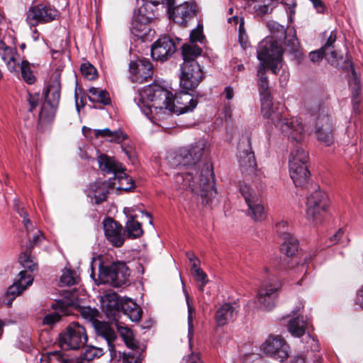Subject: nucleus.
I'll return each mask as SVG.
<instances>
[{
    "label": "nucleus",
    "instance_id": "1",
    "mask_svg": "<svg viewBox=\"0 0 363 363\" xmlns=\"http://www.w3.org/2000/svg\"><path fill=\"white\" fill-rule=\"evenodd\" d=\"M208 151V144L204 140H199L193 144L179 149L176 155L177 162L188 170L175 176L178 189H188L199 194L202 203L209 205L216 196L214 188V174L212 164H206L201 169L199 163Z\"/></svg>",
    "mask_w": 363,
    "mask_h": 363
},
{
    "label": "nucleus",
    "instance_id": "2",
    "mask_svg": "<svg viewBox=\"0 0 363 363\" xmlns=\"http://www.w3.org/2000/svg\"><path fill=\"white\" fill-rule=\"evenodd\" d=\"M78 303L77 291L75 290L67 291L65 292L64 298L56 302L55 308L60 311L63 315H68L70 308H76L84 319L94 325L97 334L106 340L111 359H116L117 352L113 344L116 339L115 331L106 323L99 321L100 313L96 308L90 306H80Z\"/></svg>",
    "mask_w": 363,
    "mask_h": 363
},
{
    "label": "nucleus",
    "instance_id": "3",
    "mask_svg": "<svg viewBox=\"0 0 363 363\" xmlns=\"http://www.w3.org/2000/svg\"><path fill=\"white\" fill-rule=\"evenodd\" d=\"M257 54L259 60L257 73L259 92L261 98L268 97L270 96V91L266 76V68L269 67L274 74H277L282 68L281 49L274 44L273 39L267 38L259 42Z\"/></svg>",
    "mask_w": 363,
    "mask_h": 363
},
{
    "label": "nucleus",
    "instance_id": "4",
    "mask_svg": "<svg viewBox=\"0 0 363 363\" xmlns=\"http://www.w3.org/2000/svg\"><path fill=\"white\" fill-rule=\"evenodd\" d=\"M88 341V335L84 325L78 322L70 323L59 335L58 343L65 350H77L83 348Z\"/></svg>",
    "mask_w": 363,
    "mask_h": 363
},
{
    "label": "nucleus",
    "instance_id": "5",
    "mask_svg": "<svg viewBox=\"0 0 363 363\" xmlns=\"http://www.w3.org/2000/svg\"><path fill=\"white\" fill-rule=\"evenodd\" d=\"M130 272L125 262H113L111 265H101L99 272L100 284H109L113 287H121L128 282Z\"/></svg>",
    "mask_w": 363,
    "mask_h": 363
},
{
    "label": "nucleus",
    "instance_id": "6",
    "mask_svg": "<svg viewBox=\"0 0 363 363\" xmlns=\"http://www.w3.org/2000/svg\"><path fill=\"white\" fill-rule=\"evenodd\" d=\"M328 208V197L325 192L315 190L306 199V218L314 224L321 222Z\"/></svg>",
    "mask_w": 363,
    "mask_h": 363
},
{
    "label": "nucleus",
    "instance_id": "7",
    "mask_svg": "<svg viewBox=\"0 0 363 363\" xmlns=\"http://www.w3.org/2000/svg\"><path fill=\"white\" fill-rule=\"evenodd\" d=\"M179 85L183 90L193 91L204 78V73L198 62L182 63L180 67Z\"/></svg>",
    "mask_w": 363,
    "mask_h": 363
},
{
    "label": "nucleus",
    "instance_id": "8",
    "mask_svg": "<svg viewBox=\"0 0 363 363\" xmlns=\"http://www.w3.org/2000/svg\"><path fill=\"white\" fill-rule=\"evenodd\" d=\"M289 345L280 335H269L262 343L263 352L279 362H284L289 357Z\"/></svg>",
    "mask_w": 363,
    "mask_h": 363
},
{
    "label": "nucleus",
    "instance_id": "9",
    "mask_svg": "<svg viewBox=\"0 0 363 363\" xmlns=\"http://www.w3.org/2000/svg\"><path fill=\"white\" fill-rule=\"evenodd\" d=\"M240 191L248 206V215L255 221L265 218L266 213L259 196L247 184H241Z\"/></svg>",
    "mask_w": 363,
    "mask_h": 363
},
{
    "label": "nucleus",
    "instance_id": "10",
    "mask_svg": "<svg viewBox=\"0 0 363 363\" xmlns=\"http://www.w3.org/2000/svg\"><path fill=\"white\" fill-rule=\"evenodd\" d=\"M58 11L50 5L38 4L30 7L27 11L26 21L30 26L38 23H46L57 18Z\"/></svg>",
    "mask_w": 363,
    "mask_h": 363
},
{
    "label": "nucleus",
    "instance_id": "11",
    "mask_svg": "<svg viewBox=\"0 0 363 363\" xmlns=\"http://www.w3.org/2000/svg\"><path fill=\"white\" fill-rule=\"evenodd\" d=\"M267 26L272 35L267 37V38H272L276 45H278L281 49V55L283 54L284 49L282 48L281 39L284 38L285 45L288 48L289 52H294L297 50L298 42V39L294 31L293 34H289L286 36V31L284 26L278 23L276 21L268 22Z\"/></svg>",
    "mask_w": 363,
    "mask_h": 363
},
{
    "label": "nucleus",
    "instance_id": "12",
    "mask_svg": "<svg viewBox=\"0 0 363 363\" xmlns=\"http://www.w3.org/2000/svg\"><path fill=\"white\" fill-rule=\"evenodd\" d=\"M143 94L147 99L152 103L153 108L168 110L169 103L172 100V94L160 85L154 84L149 85L143 91Z\"/></svg>",
    "mask_w": 363,
    "mask_h": 363
},
{
    "label": "nucleus",
    "instance_id": "13",
    "mask_svg": "<svg viewBox=\"0 0 363 363\" xmlns=\"http://www.w3.org/2000/svg\"><path fill=\"white\" fill-rule=\"evenodd\" d=\"M153 66L145 58L131 61L129 64V78L133 83L143 84L151 80L153 75Z\"/></svg>",
    "mask_w": 363,
    "mask_h": 363
},
{
    "label": "nucleus",
    "instance_id": "14",
    "mask_svg": "<svg viewBox=\"0 0 363 363\" xmlns=\"http://www.w3.org/2000/svg\"><path fill=\"white\" fill-rule=\"evenodd\" d=\"M277 127H279L282 134L292 142L300 143L305 138L303 124L298 118H281Z\"/></svg>",
    "mask_w": 363,
    "mask_h": 363
},
{
    "label": "nucleus",
    "instance_id": "15",
    "mask_svg": "<svg viewBox=\"0 0 363 363\" xmlns=\"http://www.w3.org/2000/svg\"><path fill=\"white\" fill-rule=\"evenodd\" d=\"M280 288L279 283H264L258 291L257 298L259 306L266 311L272 310L275 306V300Z\"/></svg>",
    "mask_w": 363,
    "mask_h": 363
},
{
    "label": "nucleus",
    "instance_id": "16",
    "mask_svg": "<svg viewBox=\"0 0 363 363\" xmlns=\"http://www.w3.org/2000/svg\"><path fill=\"white\" fill-rule=\"evenodd\" d=\"M116 186V183L108 179L107 182L97 180L91 183L86 189V194L92 203L100 204L107 199L109 191Z\"/></svg>",
    "mask_w": 363,
    "mask_h": 363
},
{
    "label": "nucleus",
    "instance_id": "17",
    "mask_svg": "<svg viewBox=\"0 0 363 363\" xmlns=\"http://www.w3.org/2000/svg\"><path fill=\"white\" fill-rule=\"evenodd\" d=\"M175 51L176 45L169 36L160 38L151 47V55L157 61H166Z\"/></svg>",
    "mask_w": 363,
    "mask_h": 363
},
{
    "label": "nucleus",
    "instance_id": "18",
    "mask_svg": "<svg viewBox=\"0 0 363 363\" xmlns=\"http://www.w3.org/2000/svg\"><path fill=\"white\" fill-rule=\"evenodd\" d=\"M198 101L185 90L172 96V100L169 103L171 107L168 110L179 114L192 111L197 106Z\"/></svg>",
    "mask_w": 363,
    "mask_h": 363
},
{
    "label": "nucleus",
    "instance_id": "19",
    "mask_svg": "<svg viewBox=\"0 0 363 363\" xmlns=\"http://www.w3.org/2000/svg\"><path fill=\"white\" fill-rule=\"evenodd\" d=\"M104 234L106 239L115 247H121L125 241L123 226L111 218H106L104 222Z\"/></svg>",
    "mask_w": 363,
    "mask_h": 363
},
{
    "label": "nucleus",
    "instance_id": "20",
    "mask_svg": "<svg viewBox=\"0 0 363 363\" xmlns=\"http://www.w3.org/2000/svg\"><path fill=\"white\" fill-rule=\"evenodd\" d=\"M196 5L194 3L184 2L176 7L172 6L169 17L180 25H185L196 15Z\"/></svg>",
    "mask_w": 363,
    "mask_h": 363
},
{
    "label": "nucleus",
    "instance_id": "21",
    "mask_svg": "<svg viewBox=\"0 0 363 363\" xmlns=\"http://www.w3.org/2000/svg\"><path fill=\"white\" fill-rule=\"evenodd\" d=\"M101 306L110 319L116 320L121 313L122 301L116 292L107 293L101 297Z\"/></svg>",
    "mask_w": 363,
    "mask_h": 363
},
{
    "label": "nucleus",
    "instance_id": "22",
    "mask_svg": "<svg viewBox=\"0 0 363 363\" xmlns=\"http://www.w3.org/2000/svg\"><path fill=\"white\" fill-rule=\"evenodd\" d=\"M124 213L128 218L125 226L127 237L131 239L141 237L144 232L141 223L135 220L138 217L136 213V207L125 208Z\"/></svg>",
    "mask_w": 363,
    "mask_h": 363
},
{
    "label": "nucleus",
    "instance_id": "23",
    "mask_svg": "<svg viewBox=\"0 0 363 363\" xmlns=\"http://www.w3.org/2000/svg\"><path fill=\"white\" fill-rule=\"evenodd\" d=\"M61 93L60 74H52L45 91V102L59 106Z\"/></svg>",
    "mask_w": 363,
    "mask_h": 363
},
{
    "label": "nucleus",
    "instance_id": "24",
    "mask_svg": "<svg viewBox=\"0 0 363 363\" xmlns=\"http://www.w3.org/2000/svg\"><path fill=\"white\" fill-rule=\"evenodd\" d=\"M0 55L9 72L18 74L17 65H18V58L19 55L16 50L13 48L7 46L4 42L0 40Z\"/></svg>",
    "mask_w": 363,
    "mask_h": 363
},
{
    "label": "nucleus",
    "instance_id": "25",
    "mask_svg": "<svg viewBox=\"0 0 363 363\" xmlns=\"http://www.w3.org/2000/svg\"><path fill=\"white\" fill-rule=\"evenodd\" d=\"M140 18L135 16H133L130 30L135 36L140 38H144L148 35L150 30L148 24L152 21V15L151 13H148L147 16Z\"/></svg>",
    "mask_w": 363,
    "mask_h": 363
},
{
    "label": "nucleus",
    "instance_id": "26",
    "mask_svg": "<svg viewBox=\"0 0 363 363\" xmlns=\"http://www.w3.org/2000/svg\"><path fill=\"white\" fill-rule=\"evenodd\" d=\"M261 113L262 117L265 119L270 120L275 126H278L279 121L282 117L277 108L274 107L271 96L261 98Z\"/></svg>",
    "mask_w": 363,
    "mask_h": 363
},
{
    "label": "nucleus",
    "instance_id": "27",
    "mask_svg": "<svg viewBox=\"0 0 363 363\" xmlns=\"http://www.w3.org/2000/svg\"><path fill=\"white\" fill-rule=\"evenodd\" d=\"M290 177L296 186H304L310 176V172L306 165H298L292 162L289 167Z\"/></svg>",
    "mask_w": 363,
    "mask_h": 363
},
{
    "label": "nucleus",
    "instance_id": "28",
    "mask_svg": "<svg viewBox=\"0 0 363 363\" xmlns=\"http://www.w3.org/2000/svg\"><path fill=\"white\" fill-rule=\"evenodd\" d=\"M235 308L230 303H224L216 312L215 320L218 326H223L236 317Z\"/></svg>",
    "mask_w": 363,
    "mask_h": 363
},
{
    "label": "nucleus",
    "instance_id": "29",
    "mask_svg": "<svg viewBox=\"0 0 363 363\" xmlns=\"http://www.w3.org/2000/svg\"><path fill=\"white\" fill-rule=\"evenodd\" d=\"M98 162L100 169L105 174L113 173L114 176L120 171L123 170V165L114 158L106 155H101L98 157Z\"/></svg>",
    "mask_w": 363,
    "mask_h": 363
},
{
    "label": "nucleus",
    "instance_id": "30",
    "mask_svg": "<svg viewBox=\"0 0 363 363\" xmlns=\"http://www.w3.org/2000/svg\"><path fill=\"white\" fill-rule=\"evenodd\" d=\"M121 313L127 315L132 321L138 322L141 318L143 311L130 298H125L122 300Z\"/></svg>",
    "mask_w": 363,
    "mask_h": 363
},
{
    "label": "nucleus",
    "instance_id": "31",
    "mask_svg": "<svg viewBox=\"0 0 363 363\" xmlns=\"http://www.w3.org/2000/svg\"><path fill=\"white\" fill-rule=\"evenodd\" d=\"M315 135L318 140L325 146H330L334 143L332 125L328 121L318 127Z\"/></svg>",
    "mask_w": 363,
    "mask_h": 363
},
{
    "label": "nucleus",
    "instance_id": "32",
    "mask_svg": "<svg viewBox=\"0 0 363 363\" xmlns=\"http://www.w3.org/2000/svg\"><path fill=\"white\" fill-rule=\"evenodd\" d=\"M94 133L96 138H109L108 141L111 143H121L127 138V135L121 129L113 131L109 128L95 129L94 130Z\"/></svg>",
    "mask_w": 363,
    "mask_h": 363
},
{
    "label": "nucleus",
    "instance_id": "33",
    "mask_svg": "<svg viewBox=\"0 0 363 363\" xmlns=\"http://www.w3.org/2000/svg\"><path fill=\"white\" fill-rule=\"evenodd\" d=\"M280 251L287 257H294L298 252V240L291 234H284L281 238Z\"/></svg>",
    "mask_w": 363,
    "mask_h": 363
},
{
    "label": "nucleus",
    "instance_id": "34",
    "mask_svg": "<svg viewBox=\"0 0 363 363\" xmlns=\"http://www.w3.org/2000/svg\"><path fill=\"white\" fill-rule=\"evenodd\" d=\"M17 66L21 70V77L23 81L28 84H33L36 81L35 65L30 63L28 60H22Z\"/></svg>",
    "mask_w": 363,
    "mask_h": 363
},
{
    "label": "nucleus",
    "instance_id": "35",
    "mask_svg": "<svg viewBox=\"0 0 363 363\" xmlns=\"http://www.w3.org/2000/svg\"><path fill=\"white\" fill-rule=\"evenodd\" d=\"M287 328L292 336L301 337L306 333L307 322L303 319V316H297L289 321Z\"/></svg>",
    "mask_w": 363,
    "mask_h": 363
},
{
    "label": "nucleus",
    "instance_id": "36",
    "mask_svg": "<svg viewBox=\"0 0 363 363\" xmlns=\"http://www.w3.org/2000/svg\"><path fill=\"white\" fill-rule=\"evenodd\" d=\"M202 49L195 44H184L182 48L183 63L192 64L197 62L196 59L201 56Z\"/></svg>",
    "mask_w": 363,
    "mask_h": 363
},
{
    "label": "nucleus",
    "instance_id": "37",
    "mask_svg": "<svg viewBox=\"0 0 363 363\" xmlns=\"http://www.w3.org/2000/svg\"><path fill=\"white\" fill-rule=\"evenodd\" d=\"M112 182L116 183V188L118 190L128 191L134 188V184L132 178L128 177L123 170L120 171L113 178H110Z\"/></svg>",
    "mask_w": 363,
    "mask_h": 363
},
{
    "label": "nucleus",
    "instance_id": "38",
    "mask_svg": "<svg viewBox=\"0 0 363 363\" xmlns=\"http://www.w3.org/2000/svg\"><path fill=\"white\" fill-rule=\"evenodd\" d=\"M88 99L91 102L101 104L104 106L111 104V98L107 91L99 88L91 87L89 89Z\"/></svg>",
    "mask_w": 363,
    "mask_h": 363
},
{
    "label": "nucleus",
    "instance_id": "39",
    "mask_svg": "<svg viewBox=\"0 0 363 363\" xmlns=\"http://www.w3.org/2000/svg\"><path fill=\"white\" fill-rule=\"evenodd\" d=\"M248 149L246 152H242V155H240V165L250 172H255L257 168V163L254 152L250 147V141H247Z\"/></svg>",
    "mask_w": 363,
    "mask_h": 363
},
{
    "label": "nucleus",
    "instance_id": "40",
    "mask_svg": "<svg viewBox=\"0 0 363 363\" xmlns=\"http://www.w3.org/2000/svg\"><path fill=\"white\" fill-rule=\"evenodd\" d=\"M279 0H257L253 6L254 12L258 16L271 13L277 6Z\"/></svg>",
    "mask_w": 363,
    "mask_h": 363
},
{
    "label": "nucleus",
    "instance_id": "41",
    "mask_svg": "<svg viewBox=\"0 0 363 363\" xmlns=\"http://www.w3.org/2000/svg\"><path fill=\"white\" fill-rule=\"evenodd\" d=\"M58 106L44 102L40 113L38 121L41 123L52 122L55 116Z\"/></svg>",
    "mask_w": 363,
    "mask_h": 363
},
{
    "label": "nucleus",
    "instance_id": "42",
    "mask_svg": "<svg viewBox=\"0 0 363 363\" xmlns=\"http://www.w3.org/2000/svg\"><path fill=\"white\" fill-rule=\"evenodd\" d=\"M308 160V153L301 147H296L291 152V155L289 161V167L292 162L299 165H306Z\"/></svg>",
    "mask_w": 363,
    "mask_h": 363
},
{
    "label": "nucleus",
    "instance_id": "43",
    "mask_svg": "<svg viewBox=\"0 0 363 363\" xmlns=\"http://www.w3.org/2000/svg\"><path fill=\"white\" fill-rule=\"evenodd\" d=\"M30 252L31 251L28 249L26 252H22L19 256V262L24 268L33 272L37 269L38 265L31 257Z\"/></svg>",
    "mask_w": 363,
    "mask_h": 363
},
{
    "label": "nucleus",
    "instance_id": "44",
    "mask_svg": "<svg viewBox=\"0 0 363 363\" xmlns=\"http://www.w3.org/2000/svg\"><path fill=\"white\" fill-rule=\"evenodd\" d=\"M116 363H141V359L139 357L138 352H131L128 353H118V359Z\"/></svg>",
    "mask_w": 363,
    "mask_h": 363
},
{
    "label": "nucleus",
    "instance_id": "45",
    "mask_svg": "<svg viewBox=\"0 0 363 363\" xmlns=\"http://www.w3.org/2000/svg\"><path fill=\"white\" fill-rule=\"evenodd\" d=\"M186 301L188 307V337L189 344L191 345V341L194 335L193 314L195 310L192 305L190 303L189 296L187 294H186Z\"/></svg>",
    "mask_w": 363,
    "mask_h": 363
},
{
    "label": "nucleus",
    "instance_id": "46",
    "mask_svg": "<svg viewBox=\"0 0 363 363\" xmlns=\"http://www.w3.org/2000/svg\"><path fill=\"white\" fill-rule=\"evenodd\" d=\"M118 331L127 347L131 349L137 347V343L133 339V333L130 329L122 327L118 328Z\"/></svg>",
    "mask_w": 363,
    "mask_h": 363
},
{
    "label": "nucleus",
    "instance_id": "47",
    "mask_svg": "<svg viewBox=\"0 0 363 363\" xmlns=\"http://www.w3.org/2000/svg\"><path fill=\"white\" fill-rule=\"evenodd\" d=\"M56 303L53 305L52 308L55 310V311L50 313L47 314L43 319V324L52 326L56 323L59 322L61 320V315L59 312L62 313L60 311L55 309Z\"/></svg>",
    "mask_w": 363,
    "mask_h": 363
},
{
    "label": "nucleus",
    "instance_id": "48",
    "mask_svg": "<svg viewBox=\"0 0 363 363\" xmlns=\"http://www.w3.org/2000/svg\"><path fill=\"white\" fill-rule=\"evenodd\" d=\"M24 290L23 286H20L16 281L10 286L6 291V296L10 297V300L8 301L7 305L11 306L12 301L15 299L16 296H19Z\"/></svg>",
    "mask_w": 363,
    "mask_h": 363
},
{
    "label": "nucleus",
    "instance_id": "49",
    "mask_svg": "<svg viewBox=\"0 0 363 363\" xmlns=\"http://www.w3.org/2000/svg\"><path fill=\"white\" fill-rule=\"evenodd\" d=\"M60 283L62 286H73L77 283V279L74 276L73 272L69 269H65L60 277Z\"/></svg>",
    "mask_w": 363,
    "mask_h": 363
},
{
    "label": "nucleus",
    "instance_id": "50",
    "mask_svg": "<svg viewBox=\"0 0 363 363\" xmlns=\"http://www.w3.org/2000/svg\"><path fill=\"white\" fill-rule=\"evenodd\" d=\"M82 74L89 80H92L96 77V68L89 63H84L81 66Z\"/></svg>",
    "mask_w": 363,
    "mask_h": 363
},
{
    "label": "nucleus",
    "instance_id": "51",
    "mask_svg": "<svg viewBox=\"0 0 363 363\" xmlns=\"http://www.w3.org/2000/svg\"><path fill=\"white\" fill-rule=\"evenodd\" d=\"M103 354L104 352L102 349L91 347L87 348L84 352V358L86 360L91 361L95 357H100Z\"/></svg>",
    "mask_w": 363,
    "mask_h": 363
},
{
    "label": "nucleus",
    "instance_id": "52",
    "mask_svg": "<svg viewBox=\"0 0 363 363\" xmlns=\"http://www.w3.org/2000/svg\"><path fill=\"white\" fill-rule=\"evenodd\" d=\"M18 275L19 279L16 282L20 286H23L24 289H26L28 286L32 284L33 279L26 271L21 272Z\"/></svg>",
    "mask_w": 363,
    "mask_h": 363
},
{
    "label": "nucleus",
    "instance_id": "53",
    "mask_svg": "<svg viewBox=\"0 0 363 363\" xmlns=\"http://www.w3.org/2000/svg\"><path fill=\"white\" fill-rule=\"evenodd\" d=\"M192 274L196 281L201 282V284L199 286V290L201 292L203 291V288L208 283L206 274L201 269H197L196 272Z\"/></svg>",
    "mask_w": 363,
    "mask_h": 363
},
{
    "label": "nucleus",
    "instance_id": "54",
    "mask_svg": "<svg viewBox=\"0 0 363 363\" xmlns=\"http://www.w3.org/2000/svg\"><path fill=\"white\" fill-rule=\"evenodd\" d=\"M148 13H151L152 15V20L155 18V15L154 13L153 9L151 8V4L148 3H145L143 4L138 9V13L135 15V16L140 18V16L142 17H145L148 15Z\"/></svg>",
    "mask_w": 363,
    "mask_h": 363
},
{
    "label": "nucleus",
    "instance_id": "55",
    "mask_svg": "<svg viewBox=\"0 0 363 363\" xmlns=\"http://www.w3.org/2000/svg\"><path fill=\"white\" fill-rule=\"evenodd\" d=\"M48 359H50V363H69V362L66 359L63 354L59 351L50 353L48 356ZM42 363H44V362L43 361Z\"/></svg>",
    "mask_w": 363,
    "mask_h": 363
},
{
    "label": "nucleus",
    "instance_id": "56",
    "mask_svg": "<svg viewBox=\"0 0 363 363\" xmlns=\"http://www.w3.org/2000/svg\"><path fill=\"white\" fill-rule=\"evenodd\" d=\"M190 44H194L196 42H201L203 39L204 38L203 32H202V27H200L199 26L194 29L191 33H190Z\"/></svg>",
    "mask_w": 363,
    "mask_h": 363
},
{
    "label": "nucleus",
    "instance_id": "57",
    "mask_svg": "<svg viewBox=\"0 0 363 363\" xmlns=\"http://www.w3.org/2000/svg\"><path fill=\"white\" fill-rule=\"evenodd\" d=\"M328 55H325L328 61L334 66L339 65V60L342 59V57L339 55L336 50H334L333 48L329 50L328 52Z\"/></svg>",
    "mask_w": 363,
    "mask_h": 363
},
{
    "label": "nucleus",
    "instance_id": "58",
    "mask_svg": "<svg viewBox=\"0 0 363 363\" xmlns=\"http://www.w3.org/2000/svg\"><path fill=\"white\" fill-rule=\"evenodd\" d=\"M306 349L313 352L319 350V344L318 340L311 335L306 337Z\"/></svg>",
    "mask_w": 363,
    "mask_h": 363
},
{
    "label": "nucleus",
    "instance_id": "59",
    "mask_svg": "<svg viewBox=\"0 0 363 363\" xmlns=\"http://www.w3.org/2000/svg\"><path fill=\"white\" fill-rule=\"evenodd\" d=\"M277 233L279 235V238H282L284 237V234H291L289 232V223L286 221L281 220L277 223L276 225Z\"/></svg>",
    "mask_w": 363,
    "mask_h": 363
},
{
    "label": "nucleus",
    "instance_id": "60",
    "mask_svg": "<svg viewBox=\"0 0 363 363\" xmlns=\"http://www.w3.org/2000/svg\"><path fill=\"white\" fill-rule=\"evenodd\" d=\"M325 55H328V52H326L322 48H320L318 50L311 52L309 54V57L313 62H318L321 60L323 57H325Z\"/></svg>",
    "mask_w": 363,
    "mask_h": 363
},
{
    "label": "nucleus",
    "instance_id": "61",
    "mask_svg": "<svg viewBox=\"0 0 363 363\" xmlns=\"http://www.w3.org/2000/svg\"><path fill=\"white\" fill-rule=\"evenodd\" d=\"M146 3L150 4L152 6H157L160 4L166 5L168 13L171 14V9L174 6V0H146Z\"/></svg>",
    "mask_w": 363,
    "mask_h": 363
},
{
    "label": "nucleus",
    "instance_id": "62",
    "mask_svg": "<svg viewBox=\"0 0 363 363\" xmlns=\"http://www.w3.org/2000/svg\"><path fill=\"white\" fill-rule=\"evenodd\" d=\"M181 363H202V362L199 353L191 352L184 356Z\"/></svg>",
    "mask_w": 363,
    "mask_h": 363
},
{
    "label": "nucleus",
    "instance_id": "63",
    "mask_svg": "<svg viewBox=\"0 0 363 363\" xmlns=\"http://www.w3.org/2000/svg\"><path fill=\"white\" fill-rule=\"evenodd\" d=\"M43 239L44 237L42 233L39 230H37L36 233H35L33 236L32 241H30L28 245L27 246V249L29 250V251H31L33 247L40 243Z\"/></svg>",
    "mask_w": 363,
    "mask_h": 363
},
{
    "label": "nucleus",
    "instance_id": "64",
    "mask_svg": "<svg viewBox=\"0 0 363 363\" xmlns=\"http://www.w3.org/2000/svg\"><path fill=\"white\" fill-rule=\"evenodd\" d=\"M38 100H39V96L38 94H28L27 101L29 104V108L28 111L30 112H32L38 106Z\"/></svg>",
    "mask_w": 363,
    "mask_h": 363
}]
</instances>
